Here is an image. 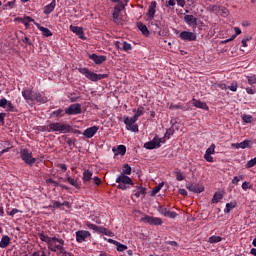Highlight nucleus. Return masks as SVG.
Here are the masks:
<instances>
[{
  "label": "nucleus",
  "instance_id": "1",
  "mask_svg": "<svg viewBox=\"0 0 256 256\" xmlns=\"http://www.w3.org/2000/svg\"><path fill=\"white\" fill-rule=\"evenodd\" d=\"M22 97L28 103H47L48 101L47 96H45L44 94L35 92L27 88L22 90Z\"/></svg>",
  "mask_w": 256,
  "mask_h": 256
},
{
  "label": "nucleus",
  "instance_id": "2",
  "mask_svg": "<svg viewBox=\"0 0 256 256\" xmlns=\"http://www.w3.org/2000/svg\"><path fill=\"white\" fill-rule=\"evenodd\" d=\"M48 133H72L73 127L65 122H52L46 127Z\"/></svg>",
  "mask_w": 256,
  "mask_h": 256
},
{
  "label": "nucleus",
  "instance_id": "3",
  "mask_svg": "<svg viewBox=\"0 0 256 256\" xmlns=\"http://www.w3.org/2000/svg\"><path fill=\"white\" fill-rule=\"evenodd\" d=\"M65 240L57 238V236L52 237V239L48 240V249L52 251V253H57L59 251L60 254L65 255L67 251L65 250Z\"/></svg>",
  "mask_w": 256,
  "mask_h": 256
},
{
  "label": "nucleus",
  "instance_id": "4",
  "mask_svg": "<svg viewBox=\"0 0 256 256\" xmlns=\"http://www.w3.org/2000/svg\"><path fill=\"white\" fill-rule=\"evenodd\" d=\"M79 73L81 75H84L86 79H89V81H93L94 83H97V81H101L102 79H107L109 75L107 74H97L95 72H92L88 68H79L78 69Z\"/></svg>",
  "mask_w": 256,
  "mask_h": 256
},
{
  "label": "nucleus",
  "instance_id": "5",
  "mask_svg": "<svg viewBox=\"0 0 256 256\" xmlns=\"http://www.w3.org/2000/svg\"><path fill=\"white\" fill-rule=\"evenodd\" d=\"M116 183H118L117 189H120L121 191H127V189H131L130 185L132 187L135 185V183H133V179L125 174H120L116 178Z\"/></svg>",
  "mask_w": 256,
  "mask_h": 256
},
{
  "label": "nucleus",
  "instance_id": "6",
  "mask_svg": "<svg viewBox=\"0 0 256 256\" xmlns=\"http://www.w3.org/2000/svg\"><path fill=\"white\" fill-rule=\"evenodd\" d=\"M20 158L26 165H29V167H33L37 161V159L33 157V152L29 151L27 148L20 150Z\"/></svg>",
  "mask_w": 256,
  "mask_h": 256
},
{
  "label": "nucleus",
  "instance_id": "7",
  "mask_svg": "<svg viewBox=\"0 0 256 256\" xmlns=\"http://www.w3.org/2000/svg\"><path fill=\"white\" fill-rule=\"evenodd\" d=\"M137 119L129 116L124 117V123L126 125L127 131H132V133H139V125H137Z\"/></svg>",
  "mask_w": 256,
  "mask_h": 256
},
{
  "label": "nucleus",
  "instance_id": "8",
  "mask_svg": "<svg viewBox=\"0 0 256 256\" xmlns=\"http://www.w3.org/2000/svg\"><path fill=\"white\" fill-rule=\"evenodd\" d=\"M83 110L81 109L80 103L71 104L68 108L65 109L66 115H81Z\"/></svg>",
  "mask_w": 256,
  "mask_h": 256
},
{
  "label": "nucleus",
  "instance_id": "9",
  "mask_svg": "<svg viewBox=\"0 0 256 256\" xmlns=\"http://www.w3.org/2000/svg\"><path fill=\"white\" fill-rule=\"evenodd\" d=\"M143 223H148V225H163V220L159 217H153L146 215L145 217L141 218Z\"/></svg>",
  "mask_w": 256,
  "mask_h": 256
},
{
  "label": "nucleus",
  "instance_id": "10",
  "mask_svg": "<svg viewBox=\"0 0 256 256\" xmlns=\"http://www.w3.org/2000/svg\"><path fill=\"white\" fill-rule=\"evenodd\" d=\"M91 237V232L87 230H80L76 232V241L77 243H83L86 239Z\"/></svg>",
  "mask_w": 256,
  "mask_h": 256
},
{
  "label": "nucleus",
  "instance_id": "11",
  "mask_svg": "<svg viewBox=\"0 0 256 256\" xmlns=\"http://www.w3.org/2000/svg\"><path fill=\"white\" fill-rule=\"evenodd\" d=\"M179 37L182 39V41H197V34L194 32L182 31L179 34Z\"/></svg>",
  "mask_w": 256,
  "mask_h": 256
},
{
  "label": "nucleus",
  "instance_id": "12",
  "mask_svg": "<svg viewBox=\"0 0 256 256\" xmlns=\"http://www.w3.org/2000/svg\"><path fill=\"white\" fill-rule=\"evenodd\" d=\"M69 29L72 33H75V35H77L79 39H82V41L87 40V37H85V32L83 31V27L70 25Z\"/></svg>",
  "mask_w": 256,
  "mask_h": 256
},
{
  "label": "nucleus",
  "instance_id": "13",
  "mask_svg": "<svg viewBox=\"0 0 256 256\" xmlns=\"http://www.w3.org/2000/svg\"><path fill=\"white\" fill-rule=\"evenodd\" d=\"M0 107L2 109H6L10 113L15 112V106L13 105V103H11V101L7 100V98L0 99Z\"/></svg>",
  "mask_w": 256,
  "mask_h": 256
},
{
  "label": "nucleus",
  "instance_id": "14",
  "mask_svg": "<svg viewBox=\"0 0 256 256\" xmlns=\"http://www.w3.org/2000/svg\"><path fill=\"white\" fill-rule=\"evenodd\" d=\"M159 141L157 139V136H155L151 141L144 143V149L153 150V149H159L161 147V144H159Z\"/></svg>",
  "mask_w": 256,
  "mask_h": 256
},
{
  "label": "nucleus",
  "instance_id": "15",
  "mask_svg": "<svg viewBox=\"0 0 256 256\" xmlns=\"http://www.w3.org/2000/svg\"><path fill=\"white\" fill-rule=\"evenodd\" d=\"M158 213H160V215H163L164 217H169L170 219H175L177 217L176 212L169 211L165 206H159Z\"/></svg>",
  "mask_w": 256,
  "mask_h": 256
},
{
  "label": "nucleus",
  "instance_id": "16",
  "mask_svg": "<svg viewBox=\"0 0 256 256\" xmlns=\"http://www.w3.org/2000/svg\"><path fill=\"white\" fill-rule=\"evenodd\" d=\"M98 131H99L98 126H92L84 130L83 135L84 137H86V139H92V137H95Z\"/></svg>",
  "mask_w": 256,
  "mask_h": 256
},
{
  "label": "nucleus",
  "instance_id": "17",
  "mask_svg": "<svg viewBox=\"0 0 256 256\" xmlns=\"http://www.w3.org/2000/svg\"><path fill=\"white\" fill-rule=\"evenodd\" d=\"M186 189H188V191H191L192 193H203V191H205V187L200 184H188L186 186Z\"/></svg>",
  "mask_w": 256,
  "mask_h": 256
},
{
  "label": "nucleus",
  "instance_id": "18",
  "mask_svg": "<svg viewBox=\"0 0 256 256\" xmlns=\"http://www.w3.org/2000/svg\"><path fill=\"white\" fill-rule=\"evenodd\" d=\"M184 21L188 24L189 27H193V29H197V18L193 15H185Z\"/></svg>",
  "mask_w": 256,
  "mask_h": 256
},
{
  "label": "nucleus",
  "instance_id": "19",
  "mask_svg": "<svg viewBox=\"0 0 256 256\" xmlns=\"http://www.w3.org/2000/svg\"><path fill=\"white\" fill-rule=\"evenodd\" d=\"M16 21H19L20 23H22V25H24L26 27V29H29V23H37L35 22V19L31 18V16H25V17H18L16 18Z\"/></svg>",
  "mask_w": 256,
  "mask_h": 256
},
{
  "label": "nucleus",
  "instance_id": "20",
  "mask_svg": "<svg viewBox=\"0 0 256 256\" xmlns=\"http://www.w3.org/2000/svg\"><path fill=\"white\" fill-rule=\"evenodd\" d=\"M89 59L95 62L96 65H101L102 63H105V61H107L106 56H98L97 54H89Z\"/></svg>",
  "mask_w": 256,
  "mask_h": 256
},
{
  "label": "nucleus",
  "instance_id": "21",
  "mask_svg": "<svg viewBox=\"0 0 256 256\" xmlns=\"http://www.w3.org/2000/svg\"><path fill=\"white\" fill-rule=\"evenodd\" d=\"M55 7H57V1L52 0V2L50 4L44 6V8H43L44 15H51V13H53V11H55Z\"/></svg>",
  "mask_w": 256,
  "mask_h": 256
},
{
  "label": "nucleus",
  "instance_id": "22",
  "mask_svg": "<svg viewBox=\"0 0 256 256\" xmlns=\"http://www.w3.org/2000/svg\"><path fill=\"white\" fill-rule=\"evenodd\" d=\"M91 179H93V171L86 169L83 172L82 181L85 185H89L91 183Z\"/></svg>",
  "mask_w": 256,
  "mask_h": 256
},
{
  "label": "nucleus",
  "instance_id": "23",
  "mask_svg": "<svg viewBox=\"0 0 256 256\" xmlns=\"http://www.w3.org/2000/svg\"><path fill=\"white\" fill-rule=\"evenodd\" d=\"M193 107H196L197 109H204V111H209V106H207V103L201 102V100H197L195 98L192 99Z\"/></svg>",
  "mask_w": 256,
  "mask_h": 256
},
{
  "label": "nucleus",
  "instance_id": "24",
  "mask_svg": "<svg viewBox=\"0 0 256 256\" xmlns=\"http://www.w3.org/2000/svg\"><path fill=\"white\" fill-rule=\"evenodd\" d=\"M155 9H157V1H152L149 8H148V13H147V17L149 19H153L155 17Z\"/></svg>",
  "mask_w": 256,
  "mask_h": 256
},
{
  "label": "nucleus",
  "instance_id": "25",
  "mask_svg": "<svg viewBox=\"0 0 256 256\" xmlns=\"http://www.w3.org/2000/svg\"><path fill=\"white\" fill-rule=\"evenodd\" d=\"M66 113L65 110L59 108L58 110H54L50 113V119H57L61 117H65Z\"/></svg>",
  "mask_w": 256,
  "mask_h": 256
},
{
  "label": "nucleus",
  "instance_id": "26",
  "mask_svg": "<svg viewBox=\"0 0 256 256\" xmlns=\"http://www.w3.org/2000/svg\"><path fill=\"white\" fill-rule=\"evenodd\" d=\"M35 25L39 29V31L42 32V35L44 37H52L53 36V32H51V30H49L48 28L39 25V23H35Z\"/></svg>",
  "mask_w": 256,
  "mask_h": 256
},
{
  "label": "nucleus",
  "instance_id": "27",
  "mask_svg": "<svg viewBox=\"0 0 256 256\" xmlns=\"http://www.w3.org/2000/svg\"><path fill=\"white\" fill-rule=\"evenodd\" d=\"M10 243H11V238L7 235H4L0 241V248L7 249Z\"/></svg>",
  "mask_w": 256,
  "mask_h": 256
},
{
  "label": "nucleus",
  "instance_id": "28",
  "mask_svg": "<svg viewBox=\"0 0 256 256\" xmlns=\"http://www.w3.org/2000/svg\"><path fill=\"white\" fill-rule=\"evenodd\" d=\"M114 155H125L127 153V147L125 145H118L117 149L113 148Z\"/></svg>",
  "mask_w": 256,
  "mask_h": 256
},
{
  "label": "nucleus",
  "instance_id": "29",
  "mask_svg": "<svg viewBox=\"0 0 256 256\" xmlns=\"http://www.w3.org/2000/svg\"><path fill=\"white\" fill-rule=\"evenodd\" d=\"M133 113H135L134 118L139 120V117H143V115H145V107L139 106L137 109L133 110Z\"/></svg>",
  "mask_w": 256,
  "mask_h": 256
},
{
  "label": "nucleus",
  "instance_id": "30",
  "mask_svg": "<svg viewBox=\"0 0 256 256\" xmlns=\"http://www.w3.org/2000/svg\"><path fill=\"white\" fill-rule=\"evenodd\" d=\"M170 111H177L178 109H181V111H187V107H185L183 104H170L169 106Z\"/></svg>",
  "mask_w": 256,
  "mask_h": 256
},
{
  "label": "nucleus",
  "instance_id": "31",
  "mask_svg": "<svg viewBox=\"0 0 256 256\" xmlns=\"http://www.w3.org/2000/svg\"><path fill=\"white\" fill-rule=\"evenodd\" d=\"M66 181H67V183L72 185V187H75V189H81V185L79 184V182L76 179L69 176L66 178Z\"/></svg>",
  "mask_w": 256,
  "mask_h": 256
},
{
  "label": "nucleus",
  "instance_id": "32",
  "mask_svg": "<svg viewBox=\"0 0 256 256\" xmlns=\"http://www.w3.org/2000/svg\"><path fill=\"white\" fill-rule=\"evenodd\" d=\"M85 227H87V229H91L92 231H95V233H99V229L101 226H97L89 221H86L84 223Z\"/></svg>",
  "mask_w": 256,
  "mask_h": 256
},
{
  "label": "nucleus",
  "instance_id": "33",
  "mask_svg": "<svg viewBox=\"0 0 256 256\" xmlns=\"http://www.w3.org/2000/svg\"><path fill=\"white\" fill-rule=\"evenodd\" d=\"M138 29L139 31H141L142 35H145V37H148L149 29L147 28V25L143 23H138Z\"/></svg>",
  "mask_w": 256,
  "mask_h": 256
},
{
  "label": "nucleus",
  "instance_id": "34",
  "mask_svg": "<svg viewBox=\"0 0 256 256\" xmlns=\"http://www.w3.org/2000/svg\"><path fill=\"white\" fill-rule=\"evenodd\" d=\"M208 11H210V13H215V15H220L221 14V6H217V5L209 6Z\"/></svg>",
  "mask_w": 256,
  "mask_h": 256
},
{
  "label": "nucleus",
  "instance_id": "35",
  "mask_svg": "<svg viewBox=\"0 0 256 256\" xmlns=\"http://www.w3.org/2000/svg\"><path fill=\"white\" fill-rule=\"evenodd\" d=\"M136 193L135 196L136 197H141V195H146L147 194V189L145 187L142 186H136Z\"/></svg>",
  "mask_w": 256,
  "mask_h": 256
},
{
  "label": "nucleus",
  "instance_id": "36",
  "mask_svg": "<svg viewBox=\"0 0 256 256\" xmlns=\"http://www.w3.org/2000/svg\"><path fill=\"white\" fill-rule=\"evenodd\" d=\"M98 233H101L102 235H107L108 237H113V232L105 227L100 226Z\"/></svg>",
  "mask_w": 256,
  "mask_h": 256
},
{
  "label": "nucleus",
  "instance_id": "37",
  "mask_svg": "<svg viewBox=\"0 0 256 256\" xmlns=\"http://www.w3.org/2000/svg\"><path fill=\"white\" fill-rule=\"evenodd\" d=\"M131 166L129 164H124L123 167H122V173L121 175H131Z\"/></svg>",
  "mask_w": 256,
  "mask_h": 256
},
{
  "label": "nucleus",
  "instance_id": "38",
  "mask_svg": "<svg viewBox=\"0 0 256 256\" xmlns=\"http://www.w3.org/2000/svg\"><path fill=\"white\" fill-rule=\"evenodd\" d=\"M235 207H237V203L235 202L227 203L224 209V213H231V209H235Z\"/></svg>",
  "mask_w": 256,
  "mask_h": 256
},
{
  "label": "nucleus",
  "instance_id": "39",
  "mask_svg": "<svg viewBox=\"0 0 256 256\" xmlns=\"http://www.w3.org/2000/svg\"><path fill=\"white\" fill-rule=\"evenodd\" d=\"M115 246H116V250L119 251V253H123V251H127V245L122 244L119 241L115 244Z\"/></svg>",
  "mask_w": 256,
  "mask_h": 256
},
{
  "label": "nucleus",
  "instance_id": "40",
  "mask_svg": "<svg viewBox=\"0 0 256 256\" xmlns=\"http://www.w3.org/2000/svg\"><path fill=\"white\" fill-rule=\"evenodd\" d=\"M223 199V194L221 192H215L213 198H212V203H219Z\"/></svg>",
  "mask_w": 256,
  "mask_h": 256
},
{
  "label": "nucleus",
  "instance_id": "41",
  "mask_svg": "<svg viewBox=\"0 0 256 256\" xmlns=\"http://www.w3.org/2000/svg\"><path fill=\"white\" fill-rule=\"evenodd\" d=\"M165 185L164 182H161L160 184H158L156 187L153 188L151 195H157V193H159V191H161V189H163V186Z\"/></svg>",
  "mask_w": 256,
  "mask_h": 256
},
{
  "label": "nucleus",
  "instance_id": "42",
  "mask_svg": "<svg viewBox=\"0 0 256 256\" xmlns=\"http://www.w3.org/2000/svg\"><path fill=\"white\" fill-rule=\"evenodd\" d=\"M251 145H253V142H251V140H244L240 142V149H247L251 147Z\"/></svg>",
  "mask_w": 256,
  "mask_h": 256
},
{
  "label": "nucleus",
  "instance_id": "43",
  "mask_svg": "<svg viewBox=\"0 0 256 256\" xmlns=\"http://www.w3.org/2000/svg\"><path fill=\"white\" fill-rule=\"evenodd\" d=\"M245 77L248 81V85H256V76L255 75H250V76L245 75Z\"/></svg>",
  "mask_w": 256,
  "mask_h": 256
},
{
  "label": "nucleus",
  "instance_id": "44",
  "mask_svg": "<svg viewBox=\"0 0 256 256\" xmlns=\"http://www.w3.org/2000/svg\"><path fill=\"white\" fill-rule=\"evenodd\" d=\"M222 17H229V9L225 6H220V14Z\"/></svg>",
  "mask_w": 256,
  "mask_h": 256
},
{
  "label": "nucleus",
  "instance_id": "45",
  "mask_svg": "<svg viewBox=\"0 0 256 256\" xmlns=\"http://www.w3.org/2000/svg\"><path fill=\"white\" fill-rule=\"evenodd\" d=\"M221 241H223L221 236H211L209 238V243H221Z\"/></svg>",
  "mask_w": 256,
  "mask_h": 256
},
{
  "label": "nucleus",
  "instance_id": "46",
  "mask_svg": "<svg viewBox=\"0 0 256 256\" xmlns=\"http://www.w3.org/2000/svg\"><path fill=\"white\" fill-rule=\"evenodd\" d=\"M39 239H40L41 241H43L44 243H47V245H49V240H50V239H53V237H49V236H47V235H44L43 233H40V234H39Z\"/></svg>",
  "mask_w": 256,
  "mask_h": 256
},
{
  "label": "nucleus",
  "instance_id": "47",
  "mask_svg": "<svg viewBox=\"0 0 256 256\" xmlns=\"http://www.w3.org/2000/svg\"><path fill=\"white\" fill-rule=\"evenodd\" d=\"M255 165H256V157L249 160L246 163L245 167H246V169H251V167H255Z\"/></svg>",
  "mask_w": 256,
  "mask_h": 256
},
{
  "label": "nucleus",
  "instance_id": "48",
  "mask_svg": "<svg viewBox=\"0 0 256 256\" xmlns=\"http://www.w3.org/2000/svg\"><path fill=\"white\" fill-rule=\"evenodd\" d=\"M131 49V44L127 43L126 41L122 42V51H131Z\"/></svg>",
  "mask_w": 256,
  "mask_h": 256
},
{
  "label": "nucleus",
  "instance_id": "49",
  "mask_svg": "<svg viewBox=\"0 0 256 256\" xmlns=\"http://www.w3.org/2000/svg\"><path fill=\"white\" fill-rule=\"evenodd\" d=\"M13 9L15 7V0L7 2L5 5H3V10H7V8Z\"/></svg>",
  "mask_w": 256,
  "mask_h": 256
},
{
  "label": "nucleus",
  "instance_id": "50",
  "mask_svg": "<svg viewBox=\"0 0 256 256\" xmlns=\"http://www.w3.org/2000/svg\"><path fill=\"white\" fill-rule=\"evenodd\" d=\"M205 154L214 155L215 154V144H211L209 148H207Z\"/></svg>",
  "mask_w": 256,
  "mask_h": 256
},
{
  "label": "nucleus",
  "instance_id": "51",
  "mask_svg": "<svg viewBox=\"0 0 256 256\" xmlns=\"http://www.w3.org/2000/svg\"><path fill=\"white\" fill-rule=\"evenodd\" d=\"M244 123H253V116L251 115H244L242 117Z\"/></svg>",
  "mask_w": 256,
  "mask_h": 256
},
{
  "label": "nucleus",
  "instance_id": "52",
  "mask_svg": "<svg viewBox=\"0 0 256 256\" xmlns=\"http://www.w3.org/2000/svg\"><path fill=\"white\" fill-rule=\"evenodd\" d=\"M119 13H121V9L115 7L114 8V12L112 14L113 19H115L117 21V19H119Z\"/></svg>",
  "mask_w": 256,
  "mask_h": 256
},
{
  "label": "nucleus",
  "instance_id": "53",
  "mask_svg": "<svg viewBox=\"0 0 256 256\" xmlns=\"http://www.w3.org/2000/svg\"><path fill=\"white\" fill-rule=\"evenodd\" d=\"M54 187H61V189H65L66 191L69 190V187H67L65 184H60L59 182L54 180V183H52Z\"/></svg>",
  "mask_w": 256,
  "mask_h": 256
},
{
  "label": "nucleus",
  "instance_id": "54",
  "mask_svg": "<svg viewBox=\"0 0 256 256\" xmlns=\"http://www.w3.org/2000/svg\"><path fill=\"white\" fill-rule=\"evenodd\" d=\"M174 173L176 175L177 181H183L185 179V176H183V173H181V171H176Z\"/></svg>",
  "mask_w": 256,
  "mask_h": 256
},
{
  "label": "nucleus",
  "instance_id": "55",
  "mask_svg": "<svg viewBox=\"0 0 256 256\" xmlns=\"http://www.w3.org/2000/svg\"><path fill=\"white\" fill-rule=\"evenodd\" d=\"M252 188H253V185H251V183H249V182H243L242 183L243 191H247V189H252Z\"/></svg>",
  "mask_w": 256,
  "mask_h": 256
},
{
  "label": "nucleus",
  "instance_id": "56",
  "mask_svg": "<svg viewBox=\"0 0 256 256\" xmlns=\"http://www.w3.org/2000/svg\"><path fill=\"white\" fill-rule=\"evenodd\" d=\"M174 133H175V130L173 128H169L166 130L165 137H167L168 139H171V135H174Z\"/></svg>",
  "mask_w": 256,
  "mask_h": 256
},
{
  "label": "nucleus",
  "instance_id": "57",
  "mask_svg": "<svg viewBox=\"0 0 256 256\" xmlns=\"http://www.w3.org/2000/svg\"><path fill=\"white\" fill-rule=\"evenodd\" d=\"M50 207H53V209H59V208L63 207V204L59 201H55V202H53V205H51Z\"/></svg>",
  "mask_w": 256,
  "mask_h": 256
},
{
  "label": "nucleus",
  "instance_id": "58",
  "mask_svg": "<svg viewBox=\"0 0 256 256\" xmlns=\"http://www.w3.org/2000/svg\"><path fill=\"white\" fill-rule=\"evenodd\" d=\"M93 183L94 185H96L97 187H99V185H101V178H99V176H95L93 178Z\"/></svg>",
  "mask_w": 256,
  "mask_h": 256
},
{
  "label": "nucleus",
  "instance_id": "59",
  "mask_svg": "<svg viewBox=\"0 0 256 256\" xmlns=\"http://www.w3.org/2000/svg\"><path fill=\"white\" fill-rule=\"evenodd\" d=\"M204 159H205L208 163H213V161H214L213 156H211V154H205V155H204Z\"/></svg>",
  "mask_w": 256,
  "mask_h": 256
},
{
  "label": "nucleus",
  "instance_id": "60",
  "mask_svg": "<svg viewBox=\"0 0 256 256\" xmlns=\"http://www.w3.org/2000/svg\"><path fill=\"white\" fill-rule=\"evenodd\" d=\"M10 217H13L14 215H17V213H21V210L14 208L11 212H7Z\"/></svg>",
  "mask_w": 256,
  "mask_h": 256
},
{
  "label": "nucleus",
  "instance_id": "61",
  "mask_svg": "<svg viewBox=\"0 0 256 256\" xmlns=\"http://www.w3.org/2000/svg\"><path fill=\"white\" fill-rule=\"evenodd\" d=\"M75 139H71V138H67L66 139V143L68 145V147H73V145H75Z\"/></svg>",
  "mask_w": 256,
  "mask_h": 256
},
{
  "label": "nucleus",
  "instance_id": "62",
  "mask_svg": "<svg viewBox=\"0 0 256 256\" xmlns=\"http://www.w3.org/2000/svg\"><path fill=\"white\" fill-rule=\"evenodd\" d=\"M115 47H116V49H120V51H123V42L116 41Z\"/></svg>",
  "mask_w": 256,
  "mask_h": 256
},
{
  "label": "nucleus",
  "instance_id": "63",
  "mask_svg": "<svg viewBox=\"0 0 256 256\" xmlns=\"http://www.w3.org/2000/svg\"><path fill=\"white\" fill-rule=\"evenodd\" d=\"M237 83H232L230 86H228V89L230 90V91H237Z\"/></svg>",
  "mask_w": 256,
  "mask_h": 256
},
{
  "label": "nucleus",
  "instance_id": "64",
  "mask_svg": "<svg viewBox=\"0 0 256 256\" xmlns=\"http://www.w3.org/2000/svg\"><path fill=\"white\" fill-rule=\"evenodd\" d=\"M6 116H7V114L0 113V123H2V125H5V117Z\"/></svg>",
  "mask_w": 256,
  "mask_h": 256
}]
</instances>
